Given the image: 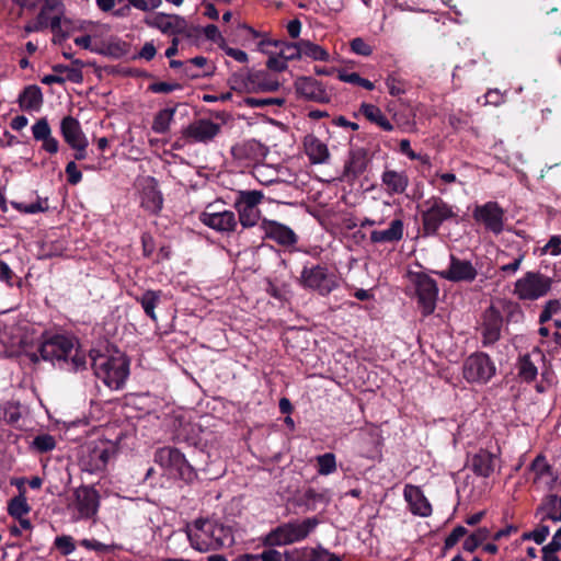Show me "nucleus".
<instances>
[{"mask_svg":"<svg viewBox=\"0 0 561 561\" xmlns=\"http://www.w3.org/2000/svg\"><path fill=\"white\" fill-rule=\"evenodd\" d=\"M27 356L33 363L43 359L60 366L70 365L73 370L85 365V357L75 347V340L66 335L57 334L44 340L38 346V354L33 352Z\"/></svg>","mask_w":561,"mask_h":561,"instance_id":"nucleus-1","label":"nucleus"},{"mask_svg":"<svg viewBox=\"0 0 561 561\" xmlns=\"http://www.w3.org/2000/svg\"><path fill=\"white\" fill-rule=\"evenodd\" d=\"M90 356L95 376L108 388L118 390L124 386L129 375V363L124 355L91 353Z\"/></svg>","mask_w":561,"mask_h":561,"instance_id":"nucleus-2","label":"nucleus"},{"mask_svg":"<svg viewBox=\"0 0 561 561\" xmlns=\"http://www.w3.org/2000/svg\"><path fill=\"white\" fill-rule=\"evenodd\" d=\"M196 533H188V540L195 550L207 552L218 550L232 541L229 528L208 519L195 520Z\"/></svg>","mask_w":561,"mask_h":561,"instance_id":"nucleus-3","label":"nucleus"},{"mask_svg":"<svg viewBox=\"0 0 561 561\" xmlns=\"http://www.w3.org/2000/svg\"><path fill=\"white\" fill-rule=\"evenodd\" d=\"M405 294L415 297L417 306L424 317L435 311L438 298L437 282L423 272H409Z\"/></svg>","mask_w":561,"mask_h":561,"instance_id":"nucleus-4","label":"nucleus"},{"mask_svg":"<svg viewBox=\"0 0 561 561\" xmlns=\"http://www.w3.org/2000/svg\"><path fill=\"white\" fill-rule=\"evenodd\" d=\"M318 524L319 520L316 517L284 523L266 535L264 545L280 547L301 541L313 531Z\"/></svg>","mask_w":561,"mask_h":561,"instance_id":"nucleus-5","label":"nucleus"},{"mask_svg":"<svg viewBox=\"0 0 561 561\" xmlns=\"http://www.w3.org/2000/svg\"><path fill=\"white\" fill-rule=\"evenodd\" d=\"M425 209L422 211V224L424 236H434L439 227L447 220L457 217L454 206L443 198L433 196L424 202Z\"/></svg>","mask_w":561,"mask_h":561,"instance_id":"nucleus-6","label":"nucleus"},{"mask_svg":"<svg viewBox=\"0 0 561 561\" xmlns=\"http://www.w3.org/2000/svg\"><path fill=\"white\" fill-rule=\"evenodd\" d=\"M298 282L305 289L317 291L321 296H328L339 286L337 277L324 265L305 266Z\"/></svg>","mask_w":561,"mask_h":561,"instance_id":"nucleus-7","label":"nucleus"},{"mask_svg":"<svg viewBox=\"0 0 561 561\" xmlns=\"http://www.w3.org/2000/svg\"><path fill=\"white\" fill-rule=\"evenodd\" d=\"M100 506V494L90 485H81L73 491L72 500L68 504L76 520L93 517Z\"/></svg>","mask_w":561,"mask_h":561,"instance_id":"nucleus-8","label":"nucleus"},{"mask_svg":"<svg viewBox=\"0 0 561 561\" xmlns=\"http://www.w3.org/2000/svg\"><path fill=\"white\" fill-rule=\"evenodd\" d=\"M263 193L261 191H240L234 201V208L238 211V222L243 228H251L255 226L261 216L259 205L263 201Z\"/></svg>","mask_w":561,"mask_h":561,"instance_id":"nucleus-9","label":"nucleus"},{"mask_svg":"<svg viewBox=\"0 0 561 561\" xmlns=\"http://www.w3.org/2000/svg\"><path fill=\"white\" fill-rule=\"evenodd\" d=\"M114 454V447L108 442L88 444L80 458L81 469L89 473L104 471Z\"/></svg>","mask_w":561,"mask_h":561,"instance_id":"nucleus-10","label":"nucleus"},{"mask_svg":"<svg viewBox=\"0 0 561 561\" xmlns=\"http://www.w3.org/2000/svg\"><path fill=\"white\" fill-rule=\"evenodd\" d=\"M552 279L538 272H527L515 283V294L524 300H536L551 288Z\"/></svg>","mask_w":561,"mask_h":561,"instance_id":"nucleus-11","label":"nucleus"},{"mask_svg":"<svg viewBox=\"0 0 561 561\" xmlns=\"http://www.w3.org/2000/svg\"><path fill=\"white\" fill-rule=\"evenodd\" d=\"M495 374V366L484 353H474L463 363V377L469 382H486Z\"/></svg>","mask_w":561,"mask_h":561,"instance_id":"nucleus-12","label":"nucleus"},{"mask_svg":"<svg viewBox=\"0 0 561 561\" xmlns=\"http://www.w3.org/2000/svg\"><path fill=\"white\" fill-rule=\"evenodd\" d=\"M199 220L208 228L221 233L233 232L238 227V220L233 211L217 210L213 204L207 205L205 210L199 214Z\"/></svg>","mask_w":561,"mask_h":561,"instance_id":"nucleus-13","label":"nucleus"},{"mask_svg":"<svg viewBox=\"0 0 561 561\" xmlns=\"http://www.w3.org/2000/svg\"><path fill=\"white\" fill-rule=\"evenodd\" d=\"M236 83L247 92H273L278 90L279 82L266 71L248 70L244 76L236 77Z\"/></svg>","mask_w":561,"mask_h":561,"instance_id":"nucleus-14","label":"nucleus"},{"mask_svg":"<svg viewBox=\"0 0 561 561\" xmlns=\"http://www.w3.org/2000/svg\"><path fill=\"white\" fill-rule=\"evenodd\" d=\"M473 218L495 234L504 229V210L496 202H488L477 206L473 210Z\"/></svg>","mask_w":561,"mask_h":561,"instance_id":"nucleus-15","label":"nucleus"},{"mask_svg":"<svg viewBox=\"0 0 561 561\" xmlns=\"http://www.w3.org/2000/svg\"><path fill=\"white\" fill-rule=\"evenodd\" d=\"M298 98L317 103H329L331 93L322 82L312 77H299L294 82Z\"/></svg>","mask_w":561,"mask_h":561,"instance_id":"nucleus-16","label":"nucleus"},{"mask_svg":"<svg viewBox=\"0 0 561 561\" xmlns=\"http://www.w3.org/2000/svg\"><path fill=\"white\" fill-rule=\"evenodd\" d=\"M503 327V318L500 312L495 308V306H490L482 316V322L480 327L481 333V342L484 347L493 345L501 337V331Z\"/></svg>","mask_w":561,"mask_h":561,"instance_id":"nucleus-17","label":"nucleus"},{"mask_svg":"<svg viewBox=\"0 0 561 561\" xmlns=\"http://www.w3.org/2000/svg\"><path fill=\"white\" fill-rule=\"evenodd\" d=\"M185 128V137H190L192 144L211 142L221 131V125L207 118H199L190 123Z\"/></svg>","mask_w":561,"mask_h":561,"instance_id":"nucleus-18","label":"nucleus"},{"mask_svg":"<svg viewBox=\"0 0 561 561\" xmlns=\"http://www.w3.org/2000/svg\"><path fill=\"white\" fill-rule=\"evenodd\" d=\"M438 275L442 278L454 283H471L476 279L478 271L470 261L461 260L451 254L449 267L438 272Z\"/></svg>","mask_w":561,"mask_h":561,"instance_id":"nucleus-19","label":"nucleus"},{"mask_svg":"<svg viewBox=\"0 0 561 561\" xmlns=\"http://www.w3.org/2000/svg\"><path fill=\"white\" fill-rule=\"evenodd\" d=\"M154 461L163 468L176 470L181 474L191 470L184 455L174 447H162L154 453Z\"/></svg>","mask_w":561,"mask_h":561,"instance_id":"nucleus-20","label":"nucleus"},{"mask_svg":"<svg viewBox=\"0 0 561 561\" xmlns=\"http://www.w3.org/2000/svg\"><path fill=\"white\" fill-rule=\"evenodd\" d=\"M145 22L148 26L170 35L182 33L186 27L185 20L176 14L157 13L151 18H147Z\"/></svg>","mask_w":561,"mask_h":561,"instance_id":"nucleus-21","label":"nucleus"},{"mask_svg":"<svg viewBox=\"0 0 561 561\" xmlns=\"http://www.w3.org/2000/svg\"><path fill=\"white\" fill-rule=\"evenodd\" d=\"M262 229L266 238L280 245L290 247L297 243L296 233L286 225L275 220H263Z\"/></svg>","mask_w":561,"mask_h":561,"instance_id":"nucleus-22","label":"nucleus"},{"mask_svg":"<svg viewBox=\"0 0 561 561\" xmlns=\"http://www.w3.org/2000/svg\"><path fill=\"white\" fill-rule=\"evenodd\" d=\"M369 163L368 152L364 148H354L350 151L348 159L344 164L343 176L353 181L362 175Z\"/></svg>","mask_w":561,"mask_h":561,"instance_id":"nucleus-23","label":"nucleus"},{"mask_svg":"<svg viewBox=\"0 0 561 561\" xmlns=\"http://www.w3.org/2000/svg\"><path fill=\"white\" fill-rule=\"evenodd\" d=\"M403 496L414 515L427 517L432 514V506L420 486L407 484L403 490Z\"/></svg>","mask_w":561,"mask_h":561,"instance_id":"nucleus-24","label":"nucleus"},{"mask_svg":"<svg viewBox=\"0 0 561 561\" xmlns=\"http://www.w3.org/2000/svg\"><path fill=\"white\" fill-rule=\"evenodd\" d=\"M33 138L37 141H42V148L50 153L55 154L59 150L58 140L51 135V128L46 117L39 118L32 126Z\"/></svg>","mask_w":561,"mask_h":561,"instance_id":"nucleus-25","label":"nucleus"},{"mask_svg":"<svg viewBox=\"0 0 561 561\" xmlns=\"http://www.w3.org/2000/svg\"><path fill=\"white\" fill-rule=\"evenodd\" d=\"M304 148L312 164L327 163L330 158L328 146L314 135H307L305 137Z\"/></svg>","mask_w":561,"mask_h":561,"instance_id":"nucleus-26","label":"nucleus"},{"mask_svg":"<svg viewBox=\"0 0 561 561\" xmlns=\"http://www.w3.org/2000/svg\"><path fill=\"white\" fill-rule=\"evenodd\" d=\"M60 134L69 147L88 140L79 121L70 115L61 119Z\"/></svg>","mask_w":561,"mask_h":561,"instance_id":"nucleus-27","label":"nucleus"},{"mask_svg":"<svg viewBox=\"0 0 561 561\" xmlns=\"http://www.w3.org/2000/svg\"><path fill=\"white\" fill-rule=\"evenodd\" d=\"M404 224L402 219L397 218L390 222L388 229L374 230L369 239L373 243H396L403 238Z\"/></svg>","mask_w":561,"mask_h":561,"instance_id":"nucleus-28","label":"nucleus"},{"mask_svg":"<svg viewBox=\"0 0 561 561\" xmlns=\"http://www.w3.org/2000/svg\"><path fill=\"white\" fill-rule=\"evenodd\" d=\"M140 203L141 206L151 214H157L161 210L163 198L153 179H150L148 184L142 188Z\"/></svg>","mask_w":561,"mask_h":561,"instance_id":"nucleus-29","label":"nucleus"},{"mask_svg":"<svg viewBox=\"0 0 561 561\" xmlns=\"http://www.w3.org/2000/svg\"><path fill=\"white\" fill-rule=\"evenodd\" d=\"M381 182L389 195L402 194L409 185V179L403 172L387 170L381 175Z\"/></svg>","mask_w":561,"mask_h":561,"instance_id":"nucleus-30","label":"nucleus"},{"mask_svg":"<svg viewBox=\"0 0 561 561\" xmlns=\"http://www.w3.org/2000/svg\"><path fill=\"white\" fill-rule=\"evenodd\" d=\"M470 466L476 474L488 478L494 471V456L486 450H480L471 458Z\"/></svg>","mask_w":561,"mask_h":561,"instance_id":"nucleus-31","label":"nucleus"},{"mask_svg":"<svg viewBox=\"0 0 561 561\" xmlns=\"http://www.w3.org/2000/svg\"><path fill=\"white\" fill-rule=\"evenodd\" d=\"M43 103V94L37 85L26 87L19 95L20 107L24 111H38Z\"/></svg>","mask_w":561,"mask_h":561,"instance_id":"nucleus-32","label":"nucleus"},{"mask_svg":"<svg viewBox=\"0 0 561 561\" xmlns=\"http://www.w3.org/2000/svg\"><path fill=\"white\" fill-rule=\"evenodd\" d=\"M534 357L539 359L541 357L540 352L535 351L533 354L522 356L517 364L519 377L527 382L535 380L538 374Z\"/></svg>","mask_w":561,"mask_h":561,"instance_id":"nucleus-33","label":"nucleus"},{"mask_svg":"<svg viewBox=\"0 0 561 561\" xmlns=\"http://www.w3.org/2000/svg\"><path fill=\"white\" fill-rule=\"evenodd\" d=\"M359 111L369 122L376 124L381 129L386 131H391L393 129V125L389 122V119L385 116L378 106L363 103Z\"/></svg>","mask_w":561,"mask_h":561,"instance_id":"nucleus-34","label":"nucleus"},{"mask_svg":"<svg viewBox=\"0 0 561 561\" xmlns=\"http://www.w3.org/2000/svg\"><path fill=\"white\" fill-rule=\"evenodd\" d=\"M260 150V145L256 141H244L234 145L231 148V154L234 159L240 161H254Z\"/></svg>","mask_w":561,"mask_h":561,"instance_id":"nucleus-35","label":"nucleus"},{"mask_svg":"<svg viewBox=\"0 0 561 561\" xmlns=\"http://www.w3.org/2000/svg\"><path fill=\"white\" fill-rule=\"evenodd\" d=\"M299 48L301 58L308 57L312 60L319 61H328L330 59V54L327 49L309 39H300Z\"/></svg>","mask_w":561,"mask_h":561,"instance_id":"nucleus-36","label":"nucleus"},{"mask_svg":"<svg viewBox=\"0 0 561 561\" xmlns=\"http://www.w3.org/2000/svg\"><path fill=\"white\" fill-rule=\"evenodd\" d=\"M161 291L158 290H146L140 297H137L136 300L141 305L145 313L152 320H157V316L154 312L156 307L160 302Z\"/></svg>","mask_w":561,"mask_h":561,"instance_id":"nucleus-37","label":"nucleus"},{"mask_svg":"<svg viewBox=\"0 0 561 561\" xmlns=\"http://www.w3.org/2000/svg\"><path fill=\"white\" fill-rule=\"evenodd\" d=\"M50 28L54 33L53 42L55 44H60L70 35V31L72 30L71 23L68 20H61L60 16H54L49 22Z\"/></svg>","mask_w":561,"mask_h":561,"instance_id":"nucleus-38","label":"nucleus"},{"mask_svg":"<svg viewBox=\"0 0 561 561\" xmlns=\"http://www.w3.org/2000/svg\"><path fill=\"white\" fill-rule=\"evenodd\" d=\"M175 114V108H163L159 111L152 122V130L157 134H163L169 130L170 124Z\"/></svg>","mask_w":561,"mask_h":561,"instance_id":"nucleus-39","label":"nucleus"},{"mask_svg":"<svg viewBox=\"0 0 561 561\" xmlns=\"http://www.w3.org/2000/svg\"><path fill=\"white\" fill-rule=\"evenodd\" d=\"M13 208L23 214H37L44 213L48 210V199L47 198H37L36 202L31 204H24L19 202L10 203Z\"/></svg>","mask_w":561,"mask_h":561,"instance_id":"nucleus-40","label":"nucleus"},{"mask_svg":"<svg viewBox=\"0 0 561 561\" xmlns=\"http://www.w3.org/2000/svg\"><path fill=\"white\" fill-rule=\"evenodd\" d=\"M318 473L320 476H329L336 471V457L333 453L319 455L317 458Z\"/></svg>","mask_w":561,"mask_h":561,"instance_id":"nucleus-41","label":"nucleus"},{"mask_svg":"<svg viewBox=\"0 0 561 561\" xmlns=\"http://www.w3.org/2000/svg\"><path fill=\"white\" fill-rule=\"evenodd\" d=\"M30 505L24 495H19L10 500L8 504V512L14 518L26 516L30 512Z\"/></svg>","mask_w":561,"mask_h":561,"instance_id":"nucleus-42","label":"nucleus"},{"mask_svg":"<svg viewBox=\"0 0 561 561\" xmlns=\"http://www.w3.org/2000/svg\"><path fill=\"white\" fill-rule=\"evenodd\" d=\"M32 446L34 449H36L39 453H47L55 448L56 440H55L54 436H51L49 434H43V435L36 436L33 439Z\"/></svg>","mask_w":561,"mask_h":561,"instance_id":"nucleus-43","label":"nucleus"},{"mask_svg":"<svg viewBox=\"0 0 561 561\" xmlns=\"http://www.w3.org/2000/svg\"><path fill=\"white\" fill-rule=\"evenodd\" d=\"M286 61L301 59V53L298 42L282 43V48L278 53Z\"/></svg>","mask_w":561,"mask_h":561,"instance_id":"nucleus-44","label":"nucleus"},{"mask_svg":"<svg viewBox=\"0 0 561 561\" xmlns=\"http://www.w3.org/2000/svg\"><path fill=\"white\" fill-rule=\"evenodd\" d=\"M386 85L392 96H399L405 92V82L396 73H390L386 79Z\"/></svg>","mask_w":561,"mask_h":561,"instance_id":"nucleus-45","label":"nucleus"},{"mask_svg":"<svg viewBox=\"0 0 561 561\" xmlns=\"http://www.w3.org/2000/svg\"><path fill=\"white\" fill-rule=\"evenodd\" d=\"M244 103L250 107L282 106L285 100L280 98H247Z\"/></svg>","mask_w":561,"mask_h":561,"instance_id":"nucleus-46","label":"nucleus"},{"mask_svg":"<svg viewBox=\"0 0 561 561\" xmlns=\"http://www.w3.org/2000/svg\"><path fill=\"white\" fill-rule=\"evenodd\" d=\"M531 469L536 473V479H541L545 476L552 477L553 480L556 479L553 477V472H552L550 465L547 463L545 457H542V456H537L535 458V460L531 463Z\"/></svg>","mask_w":561,"mask_h":561,"instance_id":"nucleus-47","label":"nucleus"},{"mask_svg":"<svg viewBox=\"0 0 561 561\" xmlns=\"http://www.w3.org/2000/svg\"><path fill=\"white\" fill-rule=\"evenodd\" d=\"M54 545L62 556H69L76 550V545L71 536H58L56 537Z\"/></svg>","mask_w":561,"mask_h":561,"instance_id":"nucleus-48","label":"nucleus"},{"mask_svg":"<svg viewBox=\"0 0 561 561\" xmlns=\"http://www.w3.org/2000/svg\"><path fill=\"white\" fill-rule=\"evenodd\" d=\"M561 504V499L558 497L556 494L548 495L542 504L537 508L536 514L537 515H546L548 512H553L557 510V507Z\"/></svg>","mask_w":561,"mask_h":561,"instance_id":"nucleus-49","label":"nucleus"},{"mask_svg":"<svg viewBox=\"0 0 561 561\" xmlns=\"http://www.w3.org/2000/svg\"><path fill=\"white\" fill-rule=\"evenodd\" d=\"M307 552L309 556L305 559L306 561H342L340 557L331 554L327 550L310 548Z\"/></svg>","mask_w":561,"mask_h":561,"instance_id":"nucleus-50","label":"nucleus"},{"mask_svg":"<svg viewBox=\"0 0 561 561\" xmlns=\"http://www.w3.org/2000/svg\"><path fill=\"white\" fill-rule=\"evenodd\" d=\"M80 545L88 550H94L96 552H102V553L111 552L113 549L116 548L115 545H105L95 539H82L80 541Z\"/></svg>","mask_w":561,"mask_h":561,"instance_id":"nucleus-51","label":"nucleus"},{"mask_svg":"<svg viewBox=\"0 0 561 561\" xmlns=\"http://www.w3.org/2000/svg\"><path fill=\"white\" fill-rule=\"evenodd\" d=\"M351 49L360 56H369L373 53V48L362 37H355L350 43Z\"/></svg>","mask_w":561,"mask_h":561,"instance_id":"nucleus-52","label":"nucleus"},{"mask_svg":"<svg viewBox=\"0 0 561 561\" xmlns=\"http://www.w3.org/2000/svg\"><path fill=\"white\" fill-rule=\"evenodd\" d=\"M466 534H467V529L463 526L455 527L453 529V531L445 539V543H444L445 549L453 548Z\"/></svg>","mask_w":561,"mask_h":561,"instance_id":"nucleus-53","label":"nucleus"},{"mask_svg":"<svg viewBox=\"0 0 561 561\" xmlns=\"http://www.w3.org/2000/svg\"><path fill=\"white\" fill-rule=\"evenodd\" d=\"M65 172L67 174V180L71 185H76L82 180V173L78 169L75 161H70L67 163Z\"/></svg>","mask_w":561,"mask_h":561,"instance_id":"nucleus-54","label":"nucleus"},{"mask_svg":"<svg viewBox=\"0 0 561 561\" xmlns=\"http://www.w3.org/2000/svg\"><path fill=\"white\" fill-rule=\"evenodd\" d=\"M206 64H207V59L205 57H203V56H196L194 58H191L185 64V68H184L185 76L188 77V78H197V77H199V73L192 71L191 65L199 67V68H203L204 66H206Z\"/></svg>","mask_w":561,"mask_h":561,"instance_id":"nucleus-55","label":"nucleus"},{"mask_svg":"<svg viewBox=\"0 0 561 561\" xmlns=\"http://www.w3.org/2000/svg\"><path fill=\"white\" fill-rule=\"evenodd\" d=\"M559 255L561 254V236H552L547 244L541 249V254Z\"/></svg>","mask_w":561,"mask_h":561,"instance_id":"nucleus-56","label":"nucleus"},{"mask_svg":"<svg viewBox=\"0 0 561 561\" xmlns=\"http://www.w3.org/2000/svg\"><path fill=\"white\" fill-rule=\"evenodd\" d=\"M266 67L270 70L282 72L287 69V61L279 54L271 55L268 60L266 61Z\"/></svg>","mask_w":561,"mask_h":561,"instance_id":"nucleus-57","label":"nucleus"},{"mask_svg":"<svg viewBox=\"0 0 561 561\" xmlns=\"http://www.w3.org/2000/svg\"><path fill=\"white\" fill-rule=\"evenodd\" d=\"M220 48L225 51L226 55L239 62L243 64L248 61L247 53L241 49L229 47L225 43L220 45Z\"/></svg>","mask_w":561,"mask_h":561,"instance_id":"nucleus-58","label":"nucleus"},{"mask_svg":"<svg viewBox=\"0 0 561 561\" xmlns=\"http://www.w3.org/2000/svg\"><path fill=\"white\" fill-rule=\"evenodd\" d=\"M180 88H181V85L179 83H168V82H154L149 85V90L154 93H170Z\"/></svg>","mask_w":561,"mask_h":561,"instance_id":"nucleus-59","label":"nucleus"},{"mask_svg":"<svg viewBox=\"0 0 561 561\" xmlns=\"http://www.w3.org/2000/svg\"><path fill=\"white\" fill-rule=\"evenodd\" d=\"M336 72H337V78L341 81L347 82L351 84H355V85L359 84L362 77L357 72H347L344 69H339V70H336Z\"/></svg>","mask_w":561,"mask_h":561,"instance_id":"nucleus-60","label":"nucleus"},{"mask_svg":"<svg viewBox=\"0 0 561 561\" xmlns=\"http://www.w3.org/2000/svg\"><path fill=\"white\" fill-rule=\"evenodd\" d=\"M525 257V253H519L512 263L503 264L500 270L507 274H514L519 270V266Z\"/></svg>","mask_w":561,"mask_h":561,"instance_id":"nucleus-61","label":"nucleus"},{"mask_svg":"<svg viewBox=\"0 0 561 561\" xmlns=\"http://www.w3.org/2000/svg\"><path fill=\"white\" fill-rule=\"evenodd\" d=\"M549 531H550V529L548 526H546V525L539 526L538 528L533 530V540L537 545H541L547 539Z\"/></svg>","mask_w":561,"mask_h":561,"instance_id":"nucleus-62","label":"nucleus"},{"mask_svg":"<svg viewBox=\"0 0 561 561\" xmlns=\"http://www.w3.org/2000/svg\"><path fill=\"white\" fill-rule=\"evenodd\" d=\"M13 275V271L10 268V266L5 262L0 261V280L7 283L9 286H12Z\"/></svg>","mask_w":561,"mask_h":561,"instance_id":"nucleus-63","label":"nucleus"},{"mask_svg":"<svg viewBox=\"0 0 561 561\" xmlns=\"http://www.w3.org/2000/svg\"><path fill=\"white\" fill-rule=\"evenodd\" d=\"M260 557L261 561H283V554L275 549L265 550Z\"/></svg>","mask_w":561,"mask_h":561,"instance_id":"nucleus-64","label":"nucleus"}]
</instances>
